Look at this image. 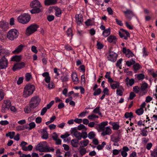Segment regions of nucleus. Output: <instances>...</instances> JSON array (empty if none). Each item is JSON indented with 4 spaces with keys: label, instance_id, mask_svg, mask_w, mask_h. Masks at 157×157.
Listing matches in <instances>:
<instances>
[{
    "label": "nucleus",
    "instance_id": "obj_48",
    "mask_svg": "<svg viewBox=\"0 0 157 157\" xmlns=\"http://www.w3.org/2000/svg\"><path fill=\"white\" fill-rule=\"evenodd\" d=\"M94 91L93 95L94 96L100 94L101 92V90L100 88H98L94 90Z\"/></svg>",
    "mask_w": 157,
    "mask_h": 157
},
{
    "label": "nucleus",
    "instance_id": "obj_64",
    "mask_svg": "<svg viewBox=\"0 0 157 157\" xmlns=\"http://www.w3.org/2000/svg\"><path fill=\"white\" fill-rule=\"evenodd\" d=\"M9 123L6 120L1 121H0V124L2 125H6L9 124Z\"/></svg>",
    "mask_w": 157,
    "mask_h": 157
},
{
    "label": "nucleus",
    "instance_id": "obj_20",
    "mask_svg": "<svg viewBox=\"0 0 157 157\" xmlns=\"http://www.w3.org/2000/svg\"><path fill=\"white\" fill-rule=\"evenodd\" d=\"M125 82L127 86H132L134 83L135 80L134 79H129L128 77H127L125 79Z\"/></svg>",
    "mask_w": 157,
    "mask_h": 157
},
{
    "label": "nucleus",
    "instance_id": "obj_24",
    "mask_svg": "<svg viewBox=\"0 0 157 157\" xmlns=\"http://www.w3.org/2000/svg\"><path fill=\"white\" fill-rule=\"evenodd\" d=\"M76 139H74L71 140V143L72 146L74 147H77L78 145V141Z\"/></svg>",
    "mask_w": 157,
    "mask_h": 157
},
{
    "label": "nucleus",
    "instance_id": "obj_36",
    "mask_svg": "<svg viewBox=\"0 0 157 157\" xmlns=\"http://www.w3.org/2000/svg\"><path fill=\"white\" fill-rule=\"evenodd\" d=\"M88 118L91 120L93 121L95 118H98V116L94 114H92L90 115H89L87 117Z\"/></svg>",
    "mask_w": 157,
    "mask_h": 157
},
{
    "label": "nucleus",
    "instance_id": "obj_22",
    "mask_svg": "<svg viewBox=\"0 0 157 157\" xmlns=\"http://www.w3.org/2000/svg\"><path fill=\"white\" fill-rule=\"evenodd\" d=\"M71 77L73 81L75 83L77 84L78 82V79L76 73H73L71 75Z\"/></svg>",
    "mask_w": 157,
    "mask_h": 157
},
{
    "label": "nucleus",
    "instance_id": "obj_26",
    "mask_svg": "<svg viewBox=\"0 0 157 157\" xmlns=\"http://www.w3.org/2000/svg\"><path fill=\"white\" fill-rule=\"evenodd\" d=\"M112 88L113 89H115L116 88L118 89L120 88L119 87L120 86V83L117 82L115 81L112 84H111L110 85Z\"/></svg>",
    "mask_w": 157,
    "mask_h": 157
},
{
    "label": "nucleus",
    "instance_id": "obj_28",
    "mask_svg": "<svg viewBox=\"0 0 157 157\" xmlns=\"http://www.w3.org/2000/svg\"><path fill=\"white\" fill-rule=\"evenodd\" d=\"M21 59V56H13L11 58V60L12 61L19 62Z\"/></svg>",
    "mask_w": 157,
    "mask_h": 157
},
{
    "label": "nucleus",
    "instance_id": "obj_10",
    "mask_svg": "<svg viewBox=\"0 0 157 157\" xmlns=\"http://www.w3.org/2000/svg\"><path fill=\"white\" fill-rule=\"evenodd\" d=\"M117 53L111 51L109 52V55L107 56V59L108 60L114 62L117 60Z\"/></svg>",
    "mask_w": 157,
    "mask_h": 157
},
{
    "label": "nucleus",
    "instance_id": "obj_3",
    "mask_svg": "<svg viewBox=\"0 0 157 157\" xmlns=\"http://www.w3.org/2000/svg\"><path fill=\"white\" fill-rule=\"evenodd\" d=\"M19 34V33L16 29H12L8 32L7 37L9 40L13 41L18 37Z\"/></svg>",
    "mask_w": 157,
    "mask_h": 157
},
{
    "label": "nucleus",
    "instance_id": "obj_42",
    "mask_svg": "<svg viewBox=\"0 0 157 157\" xmlns=\"http://www.w3.org/2000/svg\"><path fill=\"white\" fill-rule=\"evenodd\" d=\"M54 149L52 147H49L47 145L45 147L44 152H48L50 151L54 152Z\"/></svg>",
    "mask_w": 157,
    "mask_h": 157
},
{
    "label": "nucleus",
    "instance_id": "obj_38",
    "mask_svg": "<svg viewBox=\"0 0 157 157\" xmlns=\"http://www.w3.org/2000/svg\"><path fill=\"white\" fill-rule=\"evenodd\" d=\"M126 56L128 58L132 57L134 56V54L129 49L127 50V52L125 54Z\"/></svg>",
    "mask_w": 157,
    "mask_h": 157
},
{
    "label": "nucleus",
    "instance_id": "obj_19",
    "mask_svg": "<svg viewBox=\"0 0 157 157\" xmlns=\"http://www.w3.org/2000/svg\"><path fill=\"white\" fill-rule=\"evenodd\" d=\"M42 75L45 77V80L46 82L48 83L50 82V77L49 76V74L48 72H45L43 73Z\"/></svg>",
    "mask_w": 157,
    "mask_h": 157
},
{
    "label": "nucleus",
    "instance_id": "obj_18",
    "mask_svg": "<svg viewBox=\"0 0 157 157\" xmlns=\"http://www.w3.org/2000/svg\"><path fill=\"white\" fill-rule=\"evenodd\" d=\"M109 43H112L113 44H116L117 40L116 37L113 35H110L109 36L107 39Z\"/></svg>",
    "mask_w": 157,
    "mask_h": 157
},
{
    "label": "nucleus",
    "instance_id": "obj_56",
    "mask_svg": "<svg viewBox=\"0 0 157 157\" xmlns=\"http://www.w3.org/2000/svg\"><path fill=\"white\" fill-rule=\"evenodd\" d=\"M116 94L117 95L122 96L123 94V91L121 89H117L116 90Z\"/></svg>",
    "mask_w": 157,
    "mask_h": 157
},
{
    "label": "nucleus",
    "instance_id": "obj_50",
    "mask_svg": "<svg viewBox=\"0 0 157 157\" xmlns=\"http://www.w3.org/2000/svg\"><path fill=\"white\" fill-rule=\"evenodd\" d=\"M111 125L113 126V128L114 130H117L119 128V126L115 122L112 123Z\"/></svg>",
    "mask_w": 157,
    "mask_h": 157
},
{
    "label": "nucleus",
    "instance_id": "obj_11",
    "mask_svg": "<svg viewBox=\"0 0 157 157\" xmlns=\"http://www.w3.org/2000/svg\"><path fill=\"white\" fill-rule=\"evenodd\" d=\"M121 31L119 32V34L120 37L124 39L127 40L128 37L130 36V34L128 32L123 29H121Z\"/></svg>",
    "mask_w": 157,
    "mask_h": 157
},
{
    "label": "nucleus",
    "instance_id": "obj_53",
    "mask_svg": "<svg viewBox=\"0 0 157 157\" xmlns=\"http://www.w3.org/2000/svg\"><path fill=\"white\" fill-rule=\"evenodd\" d=\"M29 130H30L35 127L36 124L34 122H32L29 124Z\"/></svg>",
    "mask_w": 157,
    "mask_h": 157
},
{
    "label": "nucleus",
    "instance_id": "obj_1",
    "mask_svg": "<svg viewBox=\"0 0 157 157\" xmlns=\"http://www.w3.org/2000/svg\"><path fill=\"white\" fill-rule=\"evenodd\" d=\"M30 6L31 8L34 9L30 10L31 13L34 14L38 13L41 12L43 9L42 7V6L38 0H34L30 4Z\"/></svg>",
    "mask_w": 157,
    "mask_h": 157
},
{
    "label": "nucleus",
    "instance_id": "obj_25",
    "mask_svg": "<svg viewBox=\"0 0 157 157\" xmlns=\"http://www.w3.org/2000/svg\"><path fill=\"white\" fill-rule=\"evenodd\" d=\"M57 2L56 0H45L44 1V3L45 5H53Z\"/></svg>",
    "mask_w": 157,
    "mask_h": 157
},
{
    "label": "nucleus",
    "instance_id": "obj_34",
    "mask_svg": "<svg viewBox=\"0 0 157 157\" xmlns=\"http://www.w3.org/2000/svg\"><path fill=\"white\" fill-rule=\"evenodd\" d=\"M108 122L105 121L101 122L100 124L99 125V128L100 130H103L105 128V127L107 125Z\"/></svg>",
    "mask_w": 157,
    "mask_h": 157
},
{
    "label": "nucleus",
    "instance_id": "obj_52",
    "mask_svg": "<svg viewBox=\"0 0 157 157\" xmlns=\"http://www.w3.org/2000/svg\"><path fill=\"white\" fill-rule=\"evenodd\" d=\"M144 77V75L143 74H140L137 75V78L139 80L143 79Z\"/></svg>",
    "mask_w": 157,
    "mask_h": 157
},
{
    "label": "nucleus",
    "instance_id": "obj_37",
    "mask_svg": "<svg viewBox=\"0 0 157 157\" xmlns=\"http://www.w3.org/2000/svg\"><path fill=\"white\" fill-rule=\"evenodd\" d=\"M140 134L143 136H146L148 134V131L144 128L141 130Z\"/></svg>",
    "mask_w": 157,
    "mask_h": 157
},
{
    "label": "nucleus",
    "instance_id": "obj_62",
    "mask_svg": "<svg viewBox=\"0 0 157 157\" xmlns=\"http://www.w3.org/2000/svg\"><path fill=\"white\" fill-rule=\"evenodd\" d=\"M134 70L135 71L138 70L140 68V65L138 63H136L133 66Z\"/></svg>",
    "mask_w": 157,
    "mask_h": 157
},
{
    "label": "nucleus",
    "instance_id": "obj_2",
    "mask_svg": "<svg viewBox=\"0 0 157 157\" xmlns=\"http://www.w3.org/2000/svg\"><path fill=\"white\" fill-rule=\"evenodd\" d=\"M35 86L34 85L28 84L25 86L23 93V96L26 98L31 95L35 90Z\"/></svg>",
    "mask_w": 157,
    "mask_h": 157
},
{
    "label": "nucleus",
    "instance_id": "obj_41",
    "mask_svg": "<svg viewBox=\"0 0 157 157\" xmlns=\"http://www.w3.org/2000/svg\"><path fill=\"white\" fill-rule=\"evenodd\" d=\"M135 62L133 59H131L129 61H128L126 62V64L128 67H130L131 65L135 64Z\"/></svg>",
    "mask_w": 157,
    "mask_h": 157
},
{
    "label": "nucleus",
    "instance_id": "obj_23",
    "mask_svg": "<svg viewBox=\"0 0 157 157\" xmlns=\"http://www.w3.org/2000/svg\"><path fill=\"white\" fill-rule=\"evenodd\" d=\"M111 30L109 28L105 29L102 32V35L105 37L108 36L110 34Z\"/></svg>",
    "mask_w": 157,
    "mask_h": 157
},
{
    "label": "nucleus",
    "instance_id": "obj_33",
    "mask_svg": "<svg viewBox=\"0 0 157 157\" xmlns=\"http://www.w3.org/2000/svg\"><path fill=\"white\" fill-rule=\"evenodd\" d=\"M77 129L79 130H82L84 131H86L87 130V128L83 124H80L77 127Z\"/></svg>",
    "mask_w": 157,
    "mask_h": 157
},
{
    "label": "nucleus",
    "instance_id": "obj_57",
    "mask_svg": "<svg viewBox=\"0 0 157 157\" xmlns=\"http://www.w3.org/2000/svg\"><path fill=\"white\" fill-rule=\"evenodd\" d=\"M122 61V59H120L117 61V63L116 64V66L117 67H119L120 69H121L120 65Z\"/></svg>",
    "mask_w": 157,
    "mask_h": 157
},
{
    "label": "nucleus",
    "instance_id": "obj_63",
    "mask_svg": "<svg viewBox=\"0 0 157 157\" xmlns=\"http://www.w3.org/2000/svg\"><path fill=\"white\" fill-rule=\"evenodd\" d=\"M103 92L104 93V94L105 95H109V90L106 87L103 90Z\"/></svg>",
    "mask_w": 157,
    "mask_h": 157
},
{
    "label": "nucleus",
    "instance_id": "obj_16",
    "mask_svg": "<svg viewBox=\"0 0 157 157\" xmlns=\"http://www.w3.org/2000/svg\"><path fill=\"white\" fill-rule=\"evenodd\" d=\"M0 29L3 31L6 30L8 29V24L7 22L2 21L0 23Z\"/></svg>",
    "mask_w": 157,
    "mask_h": 157
},
{
    "label": "nucleus",
    "instance_id": "obj_8",
    "mask_svg": "<svg viewBox=\"0 0 157 157\" xmlns=\"http://www.w3.org/2000/svg\"><path fill=\"white\" fill-rule=\"evenodd\" d=\"M46 145L47 143L46 141L40 142L36 146V149L40 152H44Z\"/></svg>",
    "mask_w": 157,
    "mask_h": 157
},
{
    "label": "nucleus",
    "instance_id": "obj_40",
    "mask_svg": "<svg viewBox=\"0 0 157 157\" xmlns=\"http://www.w3.org/2000/svg\"><path fill=\"white\" fill-rule=\"evenodd\" d=\"M147 87L148 84L146 83H144L142 84L140 89L142 91H145Z\"/></svg>",
    "mask_w": 157,
    "mask_h": 157
},
{
    "label": "nucleus",
    "instance_id": "obj_51",
    "mask_svg": "<svg viewBox=\"0 0 157 157\" xmlns=\"http://www.w3.org/2000/svg\"><path fill=\"white\" fill-rule=\"evenodd\" d=\"M67 33L68 36H72V31L71 29V28H69L68 29L67 32Z\"/></svg>",
    "mask_w": 157,
    "mask_h": 157
},
{
    "label": "nucleus",
    "instance_id": "obj_30",
    "mask_svg": "<svg viewBox=\"0 0 157 157\" xmlns=\"http://www.w3.org/2000/svg\"><path fill=\"white\" fill-rule=\"evenodd\" d=\"M89 140L86 139L85 140H82L80 142V144L82 145V147H83L86 146L89 143Z\"/></svg>",
    "mask_w": 157,
    "mask_h": 157
},
{
    "label": "nucleus",
    "instance_id": "obj_55",
    "mask_svg": "<svg viewBox=\"0 0 157 157\" xmlns=\"http://www.w3.org/2000/svg\"><path fill=\"white\" fill-rule=\"evenodd\" d=\"M140 88L137 86H134L133 87V91L136 93H138L140 90Z\"/></svg>",
    "mask_w": 157,
    "mask_h": 157
},
{
    "label": "nucleus",
    "instance_id": "obj_17",
    "mask_svg": "<svg viewBox=\"0 0 157 157\" xmlns=\"http://www.w3.org/2000/svg\"><path fill=\"white\" fill-rule=\"evenodd\" d=\"M25 46L21 44L19 45L12 52L14 54L18 53L21 52Z\"/></svg>",
    "mask_w": 157,
    "mask_h": 157
},
{
    "label": "nucleus",
    "instance_id": "obj_61",
    "mask_svg": "<svg viewBox=\"0 0 157 157\" xmlns=\"http://www.w3.org/2000/svg\"><path fill=\"white\" fill-rule=\"evenodd\" d=\"M136 96L135 94L133 92H131L130 93L129 96V99L132 100Z\"/></svg>",
    "mask_w": 157,
    "mask_h": 157
},
{
    "label": "nucleus",
    "instance_id": "obj_9",
    "mask_svg": "<svg viewBox=\"0 0 157 157\" xmlns=\"http://www.w3.org/2000/svg\"><path fill=\"white\" fill-rule=\"evenodd\" d=\"M71 133L73 134L74 136L77 138V140H80L82 138L81 133L77 131L76 128H71Z\"/></svg>",
    "mask_w": 157,
    "mask_h": 157
},
{
    "label": "nucleus",
    "instance_id": "obj_6",
    "mask_svg": "<svg viewBox=\"0 0 157 157\" xmlns=\"http://www.w3.org/2000/svg\"><path fill=\"white\" fill-rule=\"evenodd\" d=\"M7 56L3 55L0 59V69H6L7 67L8 64V60L5 57Z\"/></svg>",
    "mask_w": 157,
    "mask_h": 157
},
{
    "label": "nucleus",
    "instance_id": "obj_14",
    "mask_svg": "<svg viewBox=\"0 0 157 157\" xmlns=\"http://www.w3.org/2000/svg\"><path fill=\"white\" fill-rule=\"evenodd\" d=\"M10 52L5 48H4L1 45H0V56H9Z\"/></svg>",
    "mask_w": 157,
    "mask_h": 157
},
{
    "label": "nucleus",
    "instance_id": "obj_46",
    "mask_svg": "<svg viewBox=\"0 0 157 157\" xmlns=\"http://www.w3.org/2000/svg\"><path fill=\"white\" fill-rule=\"evenodd\" d=\"M144 112V110L142 108H140L137 109L136 113L138 115H140L143 114Z\"/></svg>",
    "mask_w": 157,
    "mask_h": 157
},
{
    "label": "nucleus",
    "instance_id": "obj_59",
    "mask_svg": "<svg viewBox=\"0 0 157 157\" xmlns=\"http://www.w3.org/2000/svg\"><path fill=\"white\" fill-rule=\"evenodd\" d=\"M25 129V127L22 125L18 126L16 127V130L18 131L24 130Z\"/></svg>",
    "mask_w": 157,
    "mask_h": 157
},
{
    "label": "nucleus",
    "instance_id": "obj_43",
    "mask_svg": "<svg viewBox=\"0 0 157 157\" xmlns=\"http://www.w3.org/2000/svg\"><path fill=\"white\" fill-rule=\"evenodd\" d=\"M124 117L126 118H132L133 117V113L132 112L130 113L126 112L125 113Z\"/></svg>",
    "mask_w": 157,
    "mask_h": 157
},
{
    "label": "nucleus",
    "instance_id": "obj_4",
    "mask_svg": "<svg viewBox=\"0 0 157 157\" xmlns=\"http://www.w3.org/2000/svg\"><path fill=\"white\" fill-rule=\"evenodd\" d=\"M40 99L37 96L33 97L29 102V105L31 108L34 109L39 104Z\"/></svg>",
    "mask_w": 157,
    "mask_h": 157
},
{
    "label": "nucleus",
    "instance_id": "obj_21",
    "mask_svg": "<svg viewBox=\"0 0 157 157\" xmlns=\"http://www.w3.org/2000/svg\"><path fill=\"white\" fill-rule=\"evenodd\" d=\"M76 18L77 22L78 24L80 25V24H82L83 21L82 15L81 14L77 15L76 16Z\"/></svg>",
    "mask_w": 157,
    "mask_h": 157
},
{
    "label": "nucleus",
    "instance_id": "obj_29",
    "mask_svg": "<svg viewBox=\"0 0 157 157\" xmlns=\"http://www.w3.org/2000/svg\"><path fill=\"white\" fill-rule=\"evenodd\" d=\"M78 150H79L80 155H83L86 152V149L83 147H82L81 146H80Z\"/></svg>",
    "mask_w": 157,
    "mask_h": 157
},
{
    "label": "nucleus",
    "instance_id": "obj_7",
    "mask_svg": "<svg viewBox=\"0 0 157 157\" xmlns=\"http://www.w3.org/2000/svg\"><path fill=\"white\" fill-rule=\"evenodd\" d=\"M38 27L36 25H32L28 27L26 30L27 35H30L36 31Z\"/></svg>",
    "mask_w": 157,
    "mask_h": 157
},
{
    "label": "nucleus",
    "instance_id": "obj_35",
    "mask_svg": "<svg viewBox=\"0 0 157 157\" xmlns=\"http://www.w3.org/2000/svg\"><path fill=\"white\" fill-rule=\"evenodd\" d=\"M28 144L27 142L22 141L21 143L20 146L21 147L22 149L24 150V151H25L26 149V146Z\"/></svg>",
    "mask_w": 157,
    "mask_h": 157
},
{
    "label": "nucleus",
    "instance_id": "obj_54",
    "mask_svg": "<svg viewBox=\"0 0 157 157\" xmlns=\"http://www.w3.org/2000/svg\"><path fill=\"white\" fill-rule=\"evenodd\" d=\"M151 156L153 157H157V147L154 150V151L151 154Z\"/></svg>",
    "mask_w": 157,
    "mask_h": 157
},
{
    "label": "nucleus",
    "instance_id": "obj_49",
    "mask_svg": "<svg viewBox=\"0 0 157 157\" xmlns=\"http://www.w3.org/2000/svg\"><path fill=\"white\" fill-rule=\"evenodd\" d=\"M32 78V76L30 73H27L25 75V79L27 81H29Z\"/></svg>",
    "mask_w": 157,
    "mask_h": 157
},
{
    "label": "nucleus",
    "instance_id": "obj_32",
    "mask_svg": "<svg viewBox=\"0 0 157 157\" xmlns=\"http://www.w3.org/2000/svg\"><path fill=\"white\" fill-rule=\"evenodd\" d=\"M3 105L6 107L7 108H9L11 105V102L10 100H5L4 101V104Z\"/></svg>",
    "mask_w": 157,
    "mask_h": 157
},
{
    "label": "nucleus",
    "instance_id": "obj_45",
    "mask_svg": "<svg viewBox=\"0 0 157 157\" xmlns=\"http://www.w3.org/2000/svg\"><path fill=\"white\" fill-rule=\"evenodd\" d=\"M61 10L59 8H57L56 10L55 14L58 17L61 16Z\"/></svg>",
    "mask_w": 157,
    "mask_h": 157
},
{
    "label": "nucleus",
    "instance_id": "obj_13",
    "mask_svg": "<svg viewBox=\"0 0 157 157\" xmlns=\"http://www.w3.org/2000/svg\"><path fill=\"white\" fill-rule=\"evenodd\" d=\"M25 66V63L24 62L17 63L14 65L12 69L13 71H15L18 69L23 68Z\"/></svg>",
    "mask_w": 157,
    "mask_h": 157
},
{
    "label": "nucleus",
    "instance_id": "obj_31",
    "mask_svg": "<svg viewBox=\"0 0 157 157\" xmlns=\"http://www.w3.org/2000/svg\"><path fill=\"white\" fill-rule=\"evenodd\" d=\"M93 113H98L101 117L102 116V113L100 111V107L99 106L97 107L94 109L93 111Z\"/></svg>",
    "mask_w": 157,
    "mask_h": 157
},
{
    "label": "nucleus",
    "instance_id": "obj_60",
    "mask_svg": "<svg viewBox=\"0 0 157 157\" xmlns=\"http://www.w3.org/2000/svg\"><path fill=\"white\" fill-rule=\"evenodd\" d=\"M82 134V138L84 139L86 138L88 136V135L87 134V133L86 132H84L81 133Z\"/></svg>",
    "mask_w": 157,
    "mask_h": 157
},
{
    "label": "nucleus",
    "instance_id": "obj_39",
    "mask_svg": "<svg viewBox=\"0 0 157 157\" xmlns=\"http://www.w3.org/2000/svg\"><path fill=\"white\" fill-rule=\"evenodd\" d=\"M15 134V132H9L6 134V136L7 137H9L10 139H12L13 138Z\"/></svg>",
    "mask_w": 157,
    "mask_h": 157
},
{
    "label": "nucleus",
    "instance_id": "obj_5",
    "mask_svg": "<svg viewBox=\"0 0 157 157\" xmlns=\"http://www.w3.org/2000/svg\"><path fill=\"white\" fill-rule=\"evenodd\" d=\"M30 17L28 14H21L17 18L18 22L21 23L25 24L28 23L30 20Z\"/></svg>",
    "mask_w": 157,
    "mask_h": 157
},
{
    "label": "nucleus",
    "instance_id": "obj_58",
    "mask_svg": "<svg viewBox=\"0 0 157 157\" xmlns=\"http://www.w3.org/2000/svg\"><path fill=\"white\" fill-rule=\"evenodd\" d=\"M9 108H7L5 106L2 105V109H1V111L3 113H5L6 112L7 110H8Z\"/></svg>",
    "mask_w": 157,
    "mask_h": 157
},
{
    "label": "nucleus",
    "instance_id": "obj_47",
    "mask_svg": "<svg viewBox=\"0 0 157 157\" xmlns=\"http://www.w3.org/2000/svg\"><path fill=\"white\" fill-rule=\"evenodd\" d=\"M32 109H33V108H31L29 106H26L24 109V111L25 113H28L30 112Z\"/></svg>",
    "mask_w": 157,
    "mask_h": 157
},
{
    "label": "nucleus",
    "instance_id": "obj_27",
    "mask_svg": "<svg viewBox=\"0 0 157 157\" xmlns=\"http://www.w3.org/2000/svg\"><path fill=\"white\" fill-rule=\"evenodd\" d=\"M42 138L43 139L45 140L47 139L48 138V134L47 132L46 129H43L42 132Z\"/></svg>",
    "mask_w": 157,
    "mask_h": 157
},
{
    "label": "nucleus",
    "instance_id": "obj_44",
    "mask_svg": "<svg viewBox=\"0 0 157 157\" xmlns=\"http://www.w3.org/2000/svg\"><path fill=\"white\" fill-rule=\"evenodd\" d=\"M95 136V134L94 132L93 131L90 132L88 134V137L89 139H91L94 138Z\"/></svg>",
    "mask_w": 157,
    "mask_h": 157
},
{
    "label": "nucleus",
    "instance_id": "obj_12",
    "mask_svg": "<svg viewBox=\"0 0 157 157\" xmlns=\"http://www.w3.org/2000/svg\"><path fill=\"white\" fill-rule=\"evenodd\" d=\"M122 12L124 13L125 16L130 20L134 15L133 11L129 9H127L126 11H122Z\"/></svg>",
    "mask_w": 157,
    "mask_h": 157
},
{
    "label": "nucleus",
    "instance_id": "obj_15",
    "mask_svg": "<svg viewBox=\"0 0 157 157\" xmlns=\"http://www.w3.org/2000/svg\"><path fill=\"white\" fill-rule=\"evenodd\" d=\"M101 130L103 131L101 134L103 136L107 135H110L112 133L111 129L108 127H107L104 128L103 130Z\"/></svg>",
    "mask_w": 157,
    "mask_h": 157
}]
</instances>
